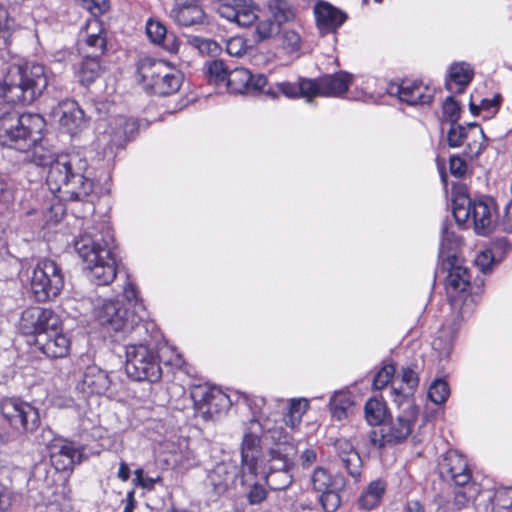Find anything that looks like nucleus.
<instances>
[{
    "instance_id": "obj_11",
    "label": "nucleus",
    "mask_w": 512,
    "mask_h": 512,
    "mask_svg": "<svg viewBox=\"0 0 512 512\" xmlns=\"http://www.w3.org/2000/svg\"><path fill=\"white\" fill-rule=\"evenodd\" d=\"M64 287L61 267L51 259H41L33 268L30 279L31 292L38 302L56 298Z\"/></svg>"
},
{
    "instance_id": "obj_58",
    "label": "nucleus",
    "mask_w": 512,
    "mask_h": 512,
    "mask_svg": "<svg viewBox=\"0 0 512 512\" xmlns=\"http://www.w3.org/2000/svg\"><path fill=\"white\" fill-rule=\"evenodd\" d=\"M267 498V491L262 484L253 483L247 494V500L251 505H257Z\"/></svg>"
},
{
    "instance_id": "obj_53",
    "label": "nucleus",
    "mask_w": 512,
    "mask_h": 512,
    "mask_svg": "<svg viewBox=\"0 0 512 512\" xmlns=\"http://www.w3.org/2000/svg\"><path fill=\"white\" fill-rule=\"evenodd\" d=\"M282 45L287 52H296L301 48V37L294 30H284L282 32Z\"/></svg>"
},
{
    "instance_id": "obj_22",
    "label": "nucleus",
    "mask_w": 512,
    "mask_h": 512,
    "mask_svg": "<svg viewBox=\"0 0 512 512\" xmlns=\"http://www.w3.org/2000/svg\"><path fill=\"white\" fill-rule=\"evenodd\" d=\"M34 344L49 358H64L69 354L71 342L70 339L61 332L60 326L50 329L46 333H40L34 338Z\"/></svg>"
},
{
    "instance_id": "obj_45",
    "label": "nucleus",
    "mask_w": 512,
    "mask_h": 512,
    "mask_svg": "<svg viewBox=\"0 0 512 512\" xmlns=\"http://www.w3.org/2000/svg\"><path fill=\"white\" fill-rule=\"evenodd\" d=\"M93 25L98 29V32L89 34L86 38L85 43L89 48L95 50V52L92 55H97V57L100 58V56H102L106 51V33L102 28H100L99 22L97 20H94L92 23H90L89 27Z\"/></svg>"
},
{
    "instance_id": "obj_25",
    "label": "nucleus",
    "mask_w": 512,
    "mask_h": 512,
    "mask_svg": "<svg viewBox=\"0 0 512 512\" xmlns=\"http://www.w3.org/2000/svg\"><path fill=\"white\" fill-rule=\"evenodd\" d=\"M314 88L315 86L312 83V79L299 78L297 83L282 82L274 86L267 85L264 88L263 94L269 98L275 99L282 93L289 98L303 97L310 102L313 99L312 91Z\"/></svg>"
},
{
    "instance_id": "obj_54",
    "label": "nucleus",
    "mask_w": 512,
    "mask_h": 512,
    "mask_svg": "<svg viewBox=\"0 0 512 512\" xmlns=\"http://www.w3.org/2000/svg\"><path fill=\"white\" fill-rule=\"evenodd\" d=\"M461 107L454 100V97L448 96L443 103V113L451 123H457L460 116Z\"/></svg>"
},
{
    "instance_id": "obj_12",
    "label": "nucleus",
    "mask_w": 512,
    "mask_h": 512,
    "mask_svg": "<svg viewBox=\"0 0 512 512\" xmlns=\"http://www.w3.org/2000/svg\"><path fill=\"white\" fill-rule=\"evenodd\" d=\"M0 414L9 426L19 433H32L40 425L38 409L19 397L1 399Z\"/></svg>"
},
{
    "instance_id": "obj_40",
    "label": "nucleus",
    "mask_w": 512,
    "mask_h": 512,
    "mask_svg": "<svg viewBox=\"0 0 512 512\" xmlns=\"http://www.w3.org/2000/svg\"><path fill=\"white\" fill-rule=\"evenodd\" d=\"M204 72L208 81L215 85H225L230 73L222 60L207 61Z\"/></svg>"
},
{
    "instance_id": "obj_18",
    "label": "nucleus",
    "mask_w": 512,
    "mask_h": 512,
    "mask_svg": "<svg viewBox=\"0 0 512 512\" xmlns=\"http://www.w3.org/2000/svg\"><path fill=\"white\" fill-rule=\"evenodd\" d=\"M438 470L442 479L451 480L456 485H466L472 477L467 460L456 450H449L441 457Z\"/></svg>"
},
{
    "instance_id": "obj_15",
    "label": "nucleus",
    "mask_w": 512,
    "mask_h": 512,
    "mask_svg": "<svg viewBox=\"0 0 512 512\" xmlns=\"http://www.w3.org/2000/svg\"><path fill=\"white\" fill-rule=\"evenodd\" d=\"M61 322L57 314L52 310L42 307H29L25 309L19 321V329L25 335L46 333L50 329L60 326Z\"/></svg>"
},
{
    "instance_id": "obj_64",
    "label": "nucleus",
    "mask_w": 512,
    "mask_h": 512,
    "mask_svg": "<svg viewBox=\"0 0 512 512\" xmlns=\"http://www.w3.org/2000/svg\"><path fill=\"white\" fill-rule=\"evenodd\" d=\"M265 405V399L262 397H254L250 400L249 406L252 410L254 417L251 419V423H259V419L257 418V415L262 414V408Z\"/></svg>"
},
{
    "instance_id": "obj_49",
    "label": "nucleus",
    "mask_w": 512,
    "mask_h": 512,
    "mask_svg": "<svg viewBox=\"0 0 512 512\" xmlns=\"http://www.w3.org/2000/svg\"><path fill=\"white\" fill-rule=\"evenodd\" d=\"M123 296L127 301L126 307L130 308L131 314L145 316L144 306L139 301L137 289L131 282H127L123 287Z\"/></svg>"
},
{
    "instance_id": "obj_47",
    "label": "nucleus",
    "mask_w": 512,
    "mask_h": 512,
    "mask_svg": "<svg viewBox=\"0 0 512 512\" xmlns=\"http://www.w3.org/2000/svg\"><path fill=\"white\" fill-rule=\"evenodd\" d=\"M281 31L279 26L271 17L257 22L255 27V34L258 41L271 39L278 35Z\"/></svg>"
},
{
    "instance_id": "obj_4",
    "label": "nucleus",
    "mask_w": 512,
    "mask_h": 512,
    "mask_svg": "<svg viewBox=\"0 0 512 512\" xmlns=\"http://www.w3.org/2000/svg\"><path fill=\"white\" fill-rule=\"evenodd\" d=\"M46 126L37 113H20L11 109L0 116V145L19 152H29L43 138Z\"/></svg>"
},
{
    "instance_id": "obj_51",
    "label": "nucleus",
    "mask_w": 512,
    "mask_h": 512,
    "mask_svg": "<svg viewBox=\"0 0 512 512\" xmlns=\"http://www.w3.org/2000/svg\"><path fill=\"white\" fill-rule=\"evenodd\" d=\"M340 489H330L321 492L319 502L324 512H335L340 506L341 499L338 494Z\"/></svg>"
},
{
    "instance_id": "obj_14",
    "label": "nucleus",
    "mask_w": 512,
    "mask_h": 512,
    "mask_svg": "<svg viewBox=\"0 0 512 512\" xmlns=\"http://www.w3.org/2000/svg\"><path fill=\"white\" fill-rule=\"evenodd\" d=\"M191 396L194 400L196 413L204 420H215L227 411L231 405L230 398L219 388L207 385L196 386Z\"/></svg>"
},
{
    "instance_id": "obj_46",
    "label": "nucleus",
    "mask_w": 512,
    "mask_h": 512,
    "mask_svg": "<svg viewBox=\"0 0 512 512\" xmlns=\"http://www.w3.org/2000/svg\"><path fill=\"white\" fill-rule=\"evenodd\" d=\"M14 20L10 18L5 7L0 5V48L4 49L10 45V38L14 31Z\"/></svg>"
},
{
    "instance_id": "obj_41",
    "label": "nucleus",
    "mask_w": 512,
    "mask_h": 512,
    "mask_svg": "<svg viewBox=\"0 0 512 512\" xmlns=\"http://www.w3.org/2000/svg\"><path fill=\"white\" fill-rule=\"evenodd\" d=\"M263 475L272 490H285L293 482V470L263 471Z\"/></svg>"
},
{
    "instance_id": "obj_20",
    "label": "nucleus",
    "mask_w": 512,
    "mask_h": 512,
    "mask_svg": "<svg viewBox=\"0 0 512 512\" xmlns=\"http://www.w3.org/2000/svg\"><path fill=\"white\" fill-rule=\"evenodd\" d=\"M241 484H248V476L256 477L261 455V438L254 432H245L241 442Z\"/></svg>"
},
{
    "instance_id": "obj_5",
    "label": "nucleus",
    "mask_w": 512,
    "mask_h": 512,
    "mask_svg": "<svg viewBox=\"0 0 512 512\" xmlns=\"http://www.w3.org/2000/svg\"><path fill=\"white\" fill-rule=\"evenodd\" d=\"M137 74L143 88L159 96L178 92L183 82V74L163 60L145 57L137 64Z\"/></svg>"
},
{
    "instance_id": "obj_19",
    "label": "nucleus",
    "mask_w": 512,
    "mask_h": 512,
    "mask_svg": "<svg viewBox=\"0 0 512 512\" xmlns=\"http://www.w3.org/2000/svg\"><path fill=\"white\" fill-rule=\"evenodd\" d=\"M267 85L268 80L264 74H252L246 68H235L230 71L225 84L228 90L234 94H263Z\"/></svg>"
},
{
    "instance_id": "obj_52",
    "label": "nucleus",
    "mask_w": 512,
    "mask_h": 512,
    "mask_svg": "<svg viewBox=\"0 0 512 512\" xmlns=\"http://www.w3.org/2000/svg\"><path fill=\"white\" fill-rule=\"evenodd\" d=\"M395 372L396 368L393 364L385 363L383 367L375 374L373 378V387L378 390L386 387L393 378Z\"/></svg>"
},
{
    "instance_id": "obj_43",
    "label": "nucleus",
    "mask_w": 512,
    "mask_h": 512,
    "mask_svg": "<svg viewBox=\"0 0 512 512\" xmlns=\"http://www.w3.org/2000/svg\"><path fill=\"white\" fill-rule=\"evenodd\" d=\"M365 418L370 425H380L386 417L387 409L383 401L370 398L364 407Z\"/></svg>"
},
{
    "instance_id": "obj_26",
    "label": "nucleus",
    "mask_w": 512,
    "mask_h": 512,
    "mask_svg": "<svg viewBox=\"0 0 512 512\" xmlns=\"http://www.w3.org/2000/svg\"><path fill=\"white\" fill-rule=\"evenodd\" d=\"M57 114L60 126L71 135L77 134L86 126L84 111L74 100L60 102Z\"/></svg>"
},
{
    "instance_id": "obj_13",
    "label": "nucleus",
    "mask_w": 512,
    "mask_h": 512,
    "mask_svg": "<svg viewBox=\"0 0 512 512\" xmlns=\"http://www.w3.org/2000/svg\"><path fill=\"white\" fill-rule=\"evenodd\" d=\"M447 142L451 148L465 146L463 154L469 159H474L482 153L486 136L476 123L467 126L451 123L447 132Z\"/></svg>"
},
{
    "instance_id": "obj_34",
    "label": "nucleus",
    "mask_w": 512,
    "mask_h": 512,
    "mask_svg": "<svg viewBox=\"0 0 512 512\" xmlns=\"http://www.w3.org/2000/svg\"><path fill=\"white\" fill-rule=\"evenodd\" d=\"M416 368V364H411L402 368L401 379L402 383L406 385V388H397L395 386L391 387V393L394 396V402H405L406 399L412 400L411 397L419 384V377L416 372Z\"/></svg>"
},
{
    "instance_id": "obj_3",
    "label": "nucleus",
    "mask_w": 512,
    "mask_h": 512,
    "mask_svg": "<svg viewBox=\"0 0 512 512\" xmlns=\"http://www.w3.org/2000/svg\"><path fill=\"white\" fill-rule=\"evenodd\" d=\"M49 77L41 64L27 63L12 67L0 81V100L9 104H30L46 89Z\"/></svg>"
},
{
    "instance_id": "obj_9",
    "label": "nucleus",
    "mask_w": 512,
    "mask_h": 512,
    "mask_svg": "<svg viewBox=\"0 0 512 512\" xmlns=\"http://www.w3.org/2000/svg\"><path fill=\"white\" fill-rule=\"evenodd\" d=\"M400 411L398 415L391 420L387 427L381 430H370L367 434L369 444L374 448H383L386 445H396L411 434L413 426L418 417L419 409L413 400L395 402Z\"/></svg>"
},
{
    "instance_id": "obj_27",
    "label": "nucleus",
    "mask_w": 512,
    "mask_h": 512,
    "mask_svg": "<svg viewBox=\"0 0 512 512\" xmlns=\"http://www.w3.org/2000/svg\"><path fill=\"white\" fill-rule=\"evenodd\" d=\"M314 14L322 34L336 31L347 19V15L343 11L324 1L315 5Z\"/></svg>"
},
{
    "instance_id": "obj_35",
    "label": "nucleus",
    "mask_w": 512,
    "mask_h": 512,
    "mask_svg": "<svg viewBox=\"0 0 512 512\" xmlns=\"http://www.w3.org/2000/svg\"><path fill=\"white\" fill-rule=\"evenodd\" d=\"M147 36L155 43L162 45L171 52L178 48L174 34L167 32L166 27L159 21L149 20L146 26Z\"/></svg>"
},
{
    "instance_id": "obj_38",
    "label": "nucleus",
    "mask_w": 512,
    "mask_h": 512,
    "mask_svg": "<svg viewBox=\"0 0 512 512\" xmlns=\"http://www.w3.org/2000/svg\"><path fill=\"white\" fill-rule=\"evenodd\" d=\"M454 492L453 501L449 503L448 510L446 512H456L468 508L476 498L478 489L475 485L470 484L458 485Z\"/></svg>"
},
{
    "instance_id": "obj_63",
    "label": "nucleus",
    "mask_w": 512,
    "mask_h": 512,
    "mask_svg": "<svg viewBox=\"0 0 512 512\" xmlns=\"http://www.w3.org/2000/svg\"><path fill=\"white\" fill-rule=\"evenodd\" d=\"M308 409V402L305 399H292L289 402L288 412L294 416L298 415L302 419V416Z\"/></svg>"
},
{
    "instance_id": "obj_24",
    "label": "nucleus",
    "mask_w": 512,
    "mask_h": 512,
    "mask_svg": "<svg viewBox=\"0 0 512 512\" xmlns=\"http://www.w3.org/2000/svg\"><path fill=\"white\" fill-rule=\"evenodd\" d=\"M295 448L288 443H278L263 456V471L294 469Z\"/></svg>"
},
{
    "instance_id": "obj_62",
    "label": "nucleus",
    "mask_w": 512,
    "mask_h": 512,
    "mask_svg": "<svg viewBox=\"0 0 512 512\" xmlns=\"http://www.w3.org/2000/svg\"><path fill=\"white\" fill-rule=\"evenodd\" d=\"M449 169L453 176L460 178L465 175L467 164L461 157L454 155L449 159Z\"/></svg>"
},
{
    "instance_id": "obj_57",
    "label": "nucleus",
    "mask_w": 512,
    "mask_h": 512,
    "mask_svg": "<svg viewBox=\"0 0 512 512\" xmlns=\"http://www.w3.org/2000/svg\"><path fill=\"white\" fill-rule=\"evenodd\" d=\"M226 51L229 55L240 57L247 51V45L242 37L230 38L226 43Z\"/></svg>"
},
{
    "instance_id": "obj_28",
    "label": "nucleus",
    "mask_w": 512,
    "mask_h": 512,
    "mask_svg": "<svg viewBox=\"0 0 512 512\" xmlns=\"http://www.w3.org/2000/svg\"><path fill=\"white\" fill-rule=\"evenodd\" d=\"M170 17L179 25L189 27L202 24L205 13L196 0H175Z\"/></svg>"
},
{
    "instance_id": "obj_59",
    "label": "nucleus",
    "mask_w": 512,
    "mask_h": 512,
    "mask_svg": "<svg viewBox=\"0 0 512 512\" xmlns=\"http://www.w3.org/2000/svg\"><path fill=\"white\" fill-rule=\"evenodd\" d=\"M500 105V96L496 95L492 99H482L480 105L477 107L475 104L470 103V109L473 114H477L478 110H485L490 113H495Z\"/></svg>"
},
{
    "instance_id": "obj_29",
    "label": "nucleus",
    "mask_w": 512,
    "mask_h": 512,
    "mask_svg": "<svg viewBox=\"0 0 512 512\" xmlns=\"http://www.w3.org/2000/svg\"><path fill=\"white\" fill-rule=\"evenodd\" d=\"M236 476V466L228 462L217 463L213 469L208 472L206 486L210 488L214 495H223L233 482Z\"/></svg>"
},
{
    "instance_id": "obj_37",
    "label": "nucleus",
    "mask_w": 512,
    "mask_h": 512,
    "mask_svg": "<svg viewBox=\"0 0 512 512\" xmlns=\"http://www.w3.org/2000/svg\"><path fill=\"white\" fill-rule=\"evenodd\" d=\"M462 239L457 236L453 231L449 230L447 223H443L442 226V239L439 248V259L441 262L449 261L452 259H458L456 252L461 246Z\"/></svg>"
},
{
    "instance_id": "obj_23",
    "label": "nucleus",
    "mask_w": 512,
    "mask_h": 512,
    "mask_svg": "<svg viewBox=\"0 0 512 512\" xmlns=\"http://www.w3.org/2000/svg\"><path fill=\"white\" fill-rule=\"evenodd\" d=\"M334 449L339 464L358 482L362 475L363 462L354 444L350 439L340 438L335 441Z\"/></svg>"
},
{
    "instance_id": "obj_21",
    "label": "nucleus",
    "mask_w": 512,
    "mask_h": 512,
    "mask_svg": "<svg viewBox=\"0 0 512 512\" xmlns=\"http://www.w3.org/2000/svg\"><path fill=\"white\" fill-rule=\"evenodd\" d=\"M353 82V75L340 71L334 74H326L317 79H312L315 88L312 91L313 98L316 96L339 97L345 94Z\"/></svg>"
},
{
    "instance_id": "obj_17",
    "label": "nucleus",
    "mask_w": 512,
    "mask_h": 512,
    "mask_svg": "<svg viewBox=\"0 0 512 512\" xmlns=\"http://www.w3.org/2000/svg\"><path fill=\"white\" fill-rule=\"evenodd\" d=\"M387 93L397 96L400 101L408 105H425L431 103L434 91L428 85L416 80H403L401 82H390L387 86Z\"/></svg>"
},
{
    "instance_id": "obj_2",
    "label": "nucleus",
    "mask_w": 512,
    "mask_h": 512,
    "mask_svg": "<svg viewBox=\"0 0 512 512\" xmlns=\"http://www.w3.org/2000/svg\"><path fill=\"white\" fill-rule=\"evenodd\" d=\"M87 277L96 285H108L117 275L116 244L110 229L105 233H84L74 241Z\"/></svg>"
},
{
    "instance_id": "obj_39",
    "label": "nucleus",
    "mask_w": 512,
    "mask_h": 512,
    "mask_svg": "<svg viewBox=\"0 0 512 512\" xmlns=\"http://www.w3.org/2000/svg\"><path fill=\"white\" fill-rule=\"evenodd\" d=\"M100 73L101 64L97 55H86L78 69L80 82L85 86H89L100 76Z\"/></svg>"
},
{
    "instance_id": "obj_31",
    "label": "nucleus",
    "mask_w": 512,
    "mask_h": 512,
    "mask_svg": "<svg viewBox=\"0 0 512 512\" xmlns=\"http://www.w3.org/2000/svg\"><path fill=\"white\" fill-rule=\"evenodd\" d=\"M265 6L270 17L281 27L297 19L298 9L289 0H267Z\"/></svg>"
},
{
    "instance_id": "obj_1",
    "label": "nucleus",
    "mask_w": 512,
    "mask_h": 512,
    "mask_svg": "<svg viewBox=\"0 0 512 512\" xmlns=\"http://www.w3.org/2000/svg\"><path fill=\"white\" fill-rule=\"evenodd\" d=\"M24 160L37 166H49L47 185L52 193H62L63 199L83 201L93 191V181L86 175L88 161L79 153L54 155L36 142Z\"/></svg>"
},
{
    "instance_id": "obj_44",
    "label": "nucleus",
    "mask_w": 512,
    "mask_h": 512,
    "mask_svg": "<svg viewBox=\"0 0 512 512\" xmlns=\"http://www.w3.org/2000/svg\"><path fill=\"white\" fill-rule=\"evenodd\" d=\"M350 396L344 392H336L330 399L329 406L333 418L342 420L347 417V411L352 406Z\"/></svg>"
},
{
    "instance_id": "obj_8",
    "label": "nucleus",
    "mask_w": 512,
    "mask_h": 512,
    "mask_svg": "<svg viewBox=\"0 0 512 512\" xmlns=\"http://www.w3.org/2000/svg\"><path fill=\"white\" fill-rule=\"evenodd\" d=\"M95 316L100 325L113 331L115 336L119 335V338L134 333L140 336L142 332H147V327L143 323V315L131 314L130 308L119 300H104L96 308Z\"/></svg>"
},
{
    "instance_id": "obj_55",
    "label": "nucleus",
    "mask_w": 512,
    "mask_h": 512,
    "mask_svg": "<svg viewBox=\"0 0 512 512\" xmlns=\"http://www.w3.org/2000/svg\"><path fill=\"white\" fill-rule=\"evenodd\" d=\"M84 9L97 17L109 9V0H81Z\"/></svg>"
},
{
    "instance_id": "obj_30",
    "label": "nucleus",
    "mask_w": 512,
    "mask_h": 512,
    "mask_svg": "<svg viewBox=\"0 0 512 512\" xmlns=\"http://www.w3.org/2000/svg\"><path fill=\"white\" fill-rule=\"evenodd\" d=\"M473 75L474 71L470 64L465 62L452 64L445 81V87L451 93H463L472 81Z\"/></svg>"
},
{
    "instance_id": "obj_42",
    "label": "nucleus",
    "mask_w": 512,
    "mask_h": 512,
    "mask_svg": "<svg viewBox=\"0 0 512 512\" xmlns=\"http://www.w3.org/2000/svg\"><path fill=\"white\" fill-rule=\"evenodd\" d=\"M114 123L119 127H124V131H116L113 144L115 146H122L128 141L138 130V123L136 120L126 118L124 116H117L114 118Z\"/></svg>"
},
{
    "instance_id": "obj_61",
    "label": "nucleus",
    "mask_w": 512,
    "mask_h": 512,
    "mask_svg": "<svg viewBox=\"0 0 512 512\" xmlns=\"http://www.w3.org/2000/svg\"><path fill=\"white\" fill-rule=\"evenodd\" d=\"M496 505L499 506L503 512L512 506V487L499 489L495 494Z\"/></svg>"
},
{
    "instance_id": "obj_6",
    "label": "nucleus",
    "mask_w": 512,
    "mask_h": 512,
    "mask_svg": "<svg viewBox=\"0 0 512 512\" xmlns=\"http://www.w3.org/2000/svg\"><path fill=\"white\" fill-rule=\"evenodd\" d=\"M442 269L448 271L445 288L451 307L457 310L461 320L469 317L475 308L474 297L467 294L471 286V274L467 267L460 264L459 259L442 262Z\"/></svg>"
},
{
    "instance_id": "obj_33",
    "label": "nucleus",
    "mask_w": 512,
    "mask_h": 512,
    "mask_svg": "<svg viewBox=\"0 0 512 512\" xmlns=\"http://www.w3.org/2000/svg\"><path fill=\"white\" fill-rule=\"evenodd\" d=\"M387 489V482L383 479L371 481L358 498V505L363 510H372L378 507Z\"/></svg>"
},
{
    "instance_id": "obj_36",
    "label": "nucleus",
    "mask_w": 512,
    "mask_h": 512,
    "mask_svg": "<svg viewBox=\"0 0 512 512\" xmlns=\"http://www.w3.org/2000/svg\"><path fill=\"white\" fill-rule=\"evenodd\" d=\"M312 486L315 491L323 492L330 489H342L345 486L343 476H332L327 469L317 467L312 475Z\"/></svg>"
},
{
    "instance_id": "obj_48",
    "label": "nucleus",
    "mask_w": 512,
    "mask_h": 512,
    "mask_svg": "<svg viewBox=\"0 0 512 512\" xmlns=\"http://www.w3.org/2000/svg\"><path fill=\"white\" fill-rule=\"evenodd\" d=\"M189 44L203 55L216 56L221 52V46L212 39L192 36L189 39Z\"/></svg>"
},
{
    "instance_id": "obj_60",
    "label": "nucleus",
    "mask_w": 512,
    "mask_h": 512,
    "mask_svg": "<svg viewBox=\"0 0 512 512\" xmlns=\"http://www.w3.org/2000/svg\"><path fill=\"white\" fill-rule=\"evenodd\" d=\"M494 255L491 250H485L477 254L475 258V265L483 272L486 273L491 270L494 264Z\"/></svg>"
},
{
    "instance_id": "obj_7",
    "label": "nucleus",
    "mask_w": 512,
    "mask_h": 512,
    "mask_svg": "<svg viewBox=\"0 0 512 512\" xmlns=\"http://www.w3.org/2000/svg\"><path fill=\"white\" fill-rule=\"evenodd\" d=\"M452 212L459 225L471 219L480 235H487L497 225L496 204L492 198L472 201L468 196L459 195L453 199Z\"/></svg>"
},
{
    "instance_id": "obj_16",
    "label": "nucleus",
    "mask_w": 512,
    "mask_h": 512,
    "mask_svg": "<svg viewBox=\"0 0 512 512\" xmlns=\"http://www.w3.org/2000/svg\"><path fill=\"white\" fill-rule=\"evenodd\" d=\"M47 446L51 463L57 471L71 470L82 461L84 449L68 439L53 437Z\"/></svg>"
},
{
    "instance_id": "obj_10",
    "label": "nucleus",
    "mask_w": 512,
    "mask_h": 512,
    "mask_svg": "<svg viewBox=\"0 0 512 512\" xmlns=\"http://www.w3.org/2000/svg\"><path fill=\"white\" fill-rule=\"evenodd\" d=\"M125 370L128 377L135 381L154 383L159 381L162 376L157 352L144 343L126 346Z\"/></svg>"
},
{
    "instance_id": "obj_32",
    "label": "nucleus",
    "mask_w": 512,
    "mask_h": 512,
    "mask_svg": "<svg viewBox=\"0 0 512 512\" xmlns=\"http://www.w3.org/2000/svg\"><path fill=\"white\" fill-rule=\"evenodd\" d=\"M82 382L84 389L94 394L105 393L111 383L108 373L98 366L87 367Z\"/></svg>"
},
{
    "instance_id": "obj_50",
    "label": "nucleus",
    "mask_w": 512,
    "mask_h": 512,
    "mask_svg": "<svg viewBox=\"0 0 512 512\" xmlns=\"http://www.w3.org/2000/svg\"><path fill=\"white\" fill-rule=\"evenodd\" d=\"M450 395L448 383L443 379H436L429 387L428 397L435 404H443Z\"/></svg>"
},
{
    "instance_id": "obj_56",
    "label": "nucleus",
    "mask_w": 512,
    "mask_h": 512,
    "mask_svg": "<svg viewBox=\"0 0 512 512\" xmlns=\"http://www.w3.org/2000/svg\"><path fill=\"white\" fill-rule=\"evenodd\" d=\"M497 225L506 232H512V199L505 204L502 213L497 214Z\"/></svg>"
}]
</instances>
